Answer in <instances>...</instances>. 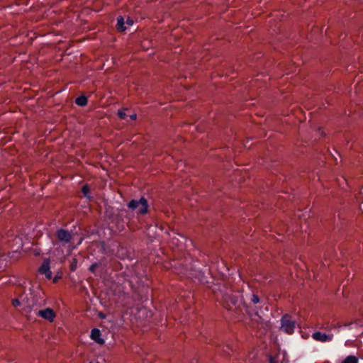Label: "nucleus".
I'll use <instances>...</instances> for the list:
<instances>
[{
	"label": "nucleus",
	"instance_id": "1",
	"mask_svg": "<svg viewBox=\"0 0 363 363\" xmlns=\"http://www.w3.org/2000/svg\"><path fill=\"white\" fill-rule=\"evenodd\" d=\"M56 235L60 242L62 243L63 245H67L69 250L76 248L83 240V238H80L77 242L74 244V235L64 229L58 230L56 233Z\"/></svg>",
	"mask_w": 363,
	"mask_h": 363
},
{
	"label": "nucleus",
	"instance_id": "2",
	"mask_svg": "<svg viewBox=\"0 0 363 363\" xmlns=\"http://www.w3.org/2000/svg\"><path fill=\"white\" fill-rule=\"evenodd\" d=\"M26 300L24 304L23 313L25 314L28 318H33L34 315H37V311L40 310V305L34 297L30 295V297H26Z\"/></svg>",
	"mask_w": 363,
	"mask_h": 363
},
{
	"label": "nucleus",
	"instance_id": "3",
	"mask_svg": "<svg viewBox=\"0 0 363 363\" xmlns=\"http://www.w3.org/2000/svg\"><path fill=\"white\" fill-rule=\"evenodd\" d=\"M128 206L137 213L145 214L147 212L148 205L145 198H140L139 200L133 199L129 202Z\"/></svg>",
	"mask_w": 363,
	"mask_h": 363
},
{
	"label": "nucleus",
	"instance_id": "4",
	"mask_svg": "<svg viewBox=\"0 0 363 363\" xmlns=\"http://www.w3.org/2000/svg\"><path fill=\"white\" fill-rule=\"evenodd\" d=\"M281 330L287 334H292L296 327V322L289 315H285L281 320Z\"/></svg>",
	"mask_w": 363,
	"mask_h": 363
},
{
	"label": "nucleus",
	"instance_id": "5",
	"mask_svg": "<svg viewBox=\"0 0 363 363\" xmlns=\"http://www.w3.org/2000/svg\"><path fill=\"white\" fill-rule=\"evenodd\" d=\"M36 315L52 323L54 321L56 317V313L52 308H46L44 309H40L38 311H37Z\"/></svg>",
	"mask_w": 363,
	"mask_h": 363
},
{
	"label": "nucleus",
	"instance_id": "6",
	"mask_svg": "<svg viewBox=\"0 0 363 363\" xmlns=\"http://www.w3.org/2000/svg\"><path fill=\"white\" fill-rule=\"evenodd\" d=\"M50 259H45L40 267L38 272L40 274L44 275L47 279L52 278V272L50 271Z\"/></svg>",
	"mask_w": 363,
	"mask_h": 363
},
{
	"label": "nucleus",
	"instance_id": "7",
	"mask_svg": "<svg viewBox=\"0 0 363 363\" xmlns=\"http://www.w3.org/2000/svg\"><path fill=\"white\" fill-rule=\"evenodd\" d=\"M312 338L318 342H327L333 340V335L316 331L312 334Z\"/></svg>",
	"mask_w": 363,
	"mask_h": 363
},
{
	"label": "nucleus",
	"instance_id": "8",
	"mask_svg": "<svg viewBox=\"0 0 363 363\" xmlns=\"http://www.w3.org/2000/svg\"><path fill=\"white\" fill-rule=\"evenodd\" d=\"M101 333L99 329L94 328L91 332V338L99 345L104 344V340L101 337Z\"/></svg>",
	"mask_w": 363,
	"mask_h": 363
},
{
	"label": "nucleus",
	"instance_id": "9",
	"mask_svg": "<svg viewBox=\"0 0 363 363\" xmlns=\"http://www.w3.org/2000/svg\"><path fill=\"white\" fill-rule=\"evenodd\" d=\"M26 298L23 296H20V298H16L12 299V305L13 307H21V311L23 313L24 304L26 302Z\"/></svg>",
	"mask_w": 363,
	"mask_h": 363
},
{
	"label": "nucleus",
	"instance_id": "10",
	"mask_svg": "<svg viewBox=\"0 0 363 363\" xmlns=\"http://www.w3.org/2000/svg\"><path fill=\"white\" fill-rule=\"evenodd\" d=\"M245 300L249 303H252L254 305L257 304L260 301V299L258 297V296L255 294H253V293L250 294H246Z\"/></svg>",
	"mask_w": 363,
	"mask_h": 363
},
{
	"label": "nucleus",
	"instance_id": "11",
	"mask_svg": "<svg viewBox=\"0 0 363 363\" xmlns=\"http://www.w3.org/2000/svg\"><path fill=\"white\" fill-rule=\"evenodd\" d=\"M340 363H359V358L355 355H348Z\"/></svg>",
	"mask_w": 363,
	"mask_h": 363
},
{
	"label": "nucleus",
	"instance_id": "12",
	"mask_svg": "<svg viewBox=\"0 0 363 363\" xmlns=\"http://www.w3.org/2000/svg\"><path fill=\"white\" fill-rule=\"evenodd\" d=\"M116 26L119 31H124L125 30V27L124 26V19L123 17L120 16L117 18Z\"/></svg>",
	"mask_w": 363,
	"mask_h": 363
},
{
	"label": "nucleus",
	"instance_id": "13",
	"mask_svg": "<svg viewBox=\"0 0 363 363\" xmlns=\"http://www.w3.org/2000/svg\"><path fill=\"white\" fill-rule=\"evenodd\" d=\"M75 102L77 105L84 106L87 104V99L84 96H81L76 99Z\"/></svg>",
	"mask_w": 363,
	"mask_h": 363
},
{
	"label": "nucleus",
	"instance_id": "14",
	"mask_svg": "<svg viewBox=\"0 0 363 363\" xmlns=\"http://www.w3.org/2000/svg\"><path fill=\"white\" fill-rule=\"evenodd\" d=\"M82 191L84 194V196L88 199L90 198V195H89V187L88 185H84L83 186L82 189Z\"/></svg>",
	"mask_w": 363,
	"mask_h": 363
},
{
	"label": "nucleus",
	"instance_id": "15",
	"mask_svg": "<svg viewBox=\"0 0 363 363\" xmlns=\"http://www.w3.org/2000/svg\"><path fill=\"white\" fill-rule=\"evenodd\" d=\"M118 116H119L120 118L121 119H125L126 118V114H125V109H121V110H118Z\"/></svg>",
	"mask_w": 363,
	"mask_h": 363
},
{
	"label": "nucleus",
	"instance_id": "16",
	"mask_svg": "<svg viewBox=\"0 0 363 363\" xmlns=\"http://www.w3.org/2000/svg\"><path fill=\"white\" fill-rule=\"evenodd\" d=\"M98 267V264L97 263H94L93 264H91L89 267V270L91 272H95V270L96 269V267Z\"/></svg>",
	"mask_w": 363,
	"mask_h": 363
},
{
	"label": "nucleus",
	"instance_id": "17",
	"mask_svg": "<svg viewBox=\"0 0 363 363\" xmlns=\"http://www.w3.org/2000/svg\"><path fill=\"white\" fill-rule=\"evenodd\" d=\"M70 268H71L72 271H75L76 270V269H77V262H76V259H74V262L71 264Z\"/></svg>",
	"mask_w": 363,
	"mask_h": 363
},
{
	"label": "nucleus",
	"instance_id": "18",
	"mask_svg": "<svg viewBox=\"0 0 363 363\" xmlns=\"http://www.w3.org/2000/svg\"><path fill=\"white\" fill-rule=\"evenodd\" d=\"M61 277V276H58V275H56L54 278H53V282L54 283H57L58 279Z\"/></svg>",
	"mask_w": 363,
	"mask_h": 363
},
{
	"label": "nucleus",
	"instance_id": "19",
	"mask_svg": "<svg viewBox=\"0 0 363 363\" xmlns=\"http://www.w3.org/2000/svg\"><path fill=\"white\" fill-rule=\"evenodd\" d=\"M269 363H277L275 357H270Z\"/></svg>",
	"mask_w": 363,
	"mask_h": 363
},
{
	"label": "nucleus",
	"instance_id": "20",
	"mask_svg": "<svg viewBox=\"0 0 363 363\" xmlns=\"http://www.w3.org/2000/svg\"><path fill=\"white\" fill-rule=\"evenodd\" d=\"M136 118H137V115H136L135 113L132 114V115H130V118L131 120H135V119H136Z\"/></svg>",
	"mask_w": 363,
	"mask_h": 363
},
{
	"label": "nucleus",
	"instance_id": "21",
	"mask_svg": "<svg viewBox=\"0 0 363 363\" xmlns=\"http://www.w3.org/2000/svg\"><path fill=\"white\" fill-rule=\"evenodd\" d=\"M133 21L132 20H130V19L128 18V20H127V24H128V25H130V26H131V25H133Z\"/></svg>",
	"mask_w": 363,
	"mask_h": 363
},
{
	"label": "nucleus",
	"instance_id": "22",
	"mask_svg": "<svg viewBox=\"0 0 363 363\" xmlns=\"http://www.w3.org/2000/svg\"><path fill=\"white\" fill-rule=\"evenodd\" d=\"M99 316L101 318H104L105 315L103 313H99Z\"/></svg>",
	"mask_w": 363,
	"mask_h": 363
},
{
	"label": "nucleus",
	"instance_id": "23",
	"mask_svg": "<svg viewBox=\"0 0 363 363\" xmlns=\"http://www.w3.org/2000/svg\"><path fill=\"white\" fill-rule=\"evenodd\" d=\"M89 363H99L98 361L90 362Z\"/></svg>",
	"mask_w": 363,
	"mask_h": 363
}]
</instances>
